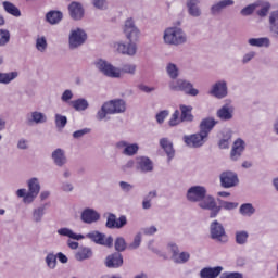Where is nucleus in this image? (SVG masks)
<instances>
[{"label": "nucleus", "mask_w": 278, "mask_h": 278, "mask_svg": "<svg viewBox=\"0 0 278 278\" xmlns=\"http://www.w3.org/2000/svg\"><path fill=\"white\" fill-rule=\"evenodd\" d=\"M220 205L217 207H220V210H227V211H231V210H236V207H238V203L237 202H227V201H219Z\"/></svg>", "instance_id": "55"}, {"label": "nucleus", "mask_w": 278, "mask_h": 278, "mask_svg": "<svg viewBox=\"0 0 278 278\" xmlns=\"http://www.w3.org/2000/svg\"><path fill=\"white\" fill-rule=\"evenodd\" d=\"M45 263L50 270L58 268V256L53 252H49L45 257Z\"/></svg>", "instance_id": "39"}, {"label": "nucleus", "mask_w": 278, "mask_h": 278, "mask_svg": "<svg viewBox=\"0 0 278 278\" xmlns=\"http://www.w3.org/2000/svg\"><path fill=\"white\" fill-rule=\"evenodd\" d=\"M235 241L239 245H244L249 242V232L247 230H239L235 233Z\"/></svg>", "instance_id": "41"}, {"label": "nucleus", "mask_w": 278, "mask_h": 278, "mask_svg": "<svg viewBox=\"0 0 278 278\" xmlns=\"http://www.w3.org/2000/svg\"><path fill=\"white\" fill-rule=\"evenodd\" d=\"M179 110L181 123H192L194 121V115H192V105L180 104Z\"/></svg>", "instance_id": "24"}, {"label": "nucleus", "mask_w": 278, "mask_h": 278, "mask_svg": "<svg viewBox=\"0 0 278 278\" xmlns=\"http://www.w3.org/2000/svg\"><path fill=\"white\" fill-rule=\"evenodd\" d=\"M153 161L149 156H137L136 157V169L139 173H153Z\"/></svg>", "instance_id": "17"}, {"label": "nucleus", "mask_w": 278, "mask_h": 278, "mask_svg": "<svg viewBox=\"0 0 278 278\" xmlns=\"http://www.w3.org/2000/svg\"><path fill=\"white\" fill-rule=\"evenodd\" d=\"M123 34L129 42L125 43L119 41L115 43V48L119 53H122V55H129L130 58H134L138 51V46L135 42H138L140 39V29L136 26L134 18L130 17L125 21Z\"/></svg>", "instance_id": "2"}, {"label": "nucleus", "mask_w": 278, "mask_h": 278, "mask_svg": "<svg viewBox=\"0 0 278 278\" xmlns=\"http://www.w3.org/2000/svg\"><path fill=\"white\" fill-rule=\"evenodd\" d=\"M70 104L76 112H86L90 108V103L85 98H79L71 101Z\"/></svg>", "instance_id": "31"}, {"label": "nucleus", "mask_w": 278, "mask_h": 278, "mask_svg": "<svg viewBox=\"0 0 278 278\" xmlns=\"http://www.w3.org/2000/svg\"><path fill=\"white\" fill-rule=\"evenodd\" d=\"M189 260H190V253L188 252L178 253L173 258V261L176 262V264H186V262H188Z\"/></svg>", "instance_id": "50"}, {"label": "nucleus", "mask_w": 278, "mask_h": 278, "mask_svg": "<svg viewBox=\"0 0 278 278\" xmlns=\"http://www.w3.org/2000/svg\"><path fill=\"white\" fill-rule=\"evenodd\" d=\"M127 225V216L122 215L116 218L114 213H109L105 227L106 229H123Z\"/></svg>", "instance_id": "12"}, {"label": "nucleus", "mask_w": 278, "mask_h": 278, "mask_svg": "<svg viewBox=\"0 0 278 278\" xmlns=\"http://www.w3.org/2000/svg\"><path fill=\"white\" fill-rule=\"evenodd\" d=\"M187 201L190 203H199L201 210H210V218H216L220 214V206L216 203V199L207 195V188L204 186H192L187 190Z\"/></svg>", "instance_id": "1"}, {"label": "nucleus", "mask_w": 278, "mask_h": 278, "mask_svg": "<svg viewBox=\"0 0 278 278\" xmlns=\"http://www.w3.org/2000/svg\"><path fill=\"white\" fill-rule=\"evenodd\" d=\"M210 94H212V97H215L216 99H225V97H227V94H229V88L227 87V80L222 79L216 81L211 90H210Z\"/></svg>", "instance_id": "11"}, {"label": "nucleus", "mask_w": 278, "mask_h": 278, "mask_svg": "<svg viewBox=\"0 0 278 278\" xmlns=\"http://www.w3.org/2000/svg\"><path fill=\"white\" fill-rule=\"evenodd\" d=\"M115 251H117V253H123V251H125L127 249V241H125V238L123 237H117L115 239Z\"/></svg>", "instance_id": "46"}, {"label": "nucleus", "mask_w": 278, "mask_h": 278, "mask_svg": "<svg viewBox=\"0 0 278 278\" xmlns=\"http://www.w3.org/2000/svg\"><path fill=\"white\" fill-rule=\"evenodd\" d=\"M160 146L165 151V153L168 157V162H170V160H173V157H175V149L173 148V142H170L168 140V138H162L160 140Z\"/></svg>", "instance_id": "30"}, {"label": "nucleus", "mask_w": 278, "mask_h": 278, "mask_svg": "<svg viewBox=\"0 0 278 278\" xmlns=\"http://www.w3.org/2000/svg\"><path fill=\"white\" fill-rule=\"evenodd\" d=\"M248 45H250V47L268 48L270 47V39L268 37L250 38Z\"/></svg>", "instance_id": "34"}, {"label": "nucleus", "mask_w": 278, "mask_h": 278, "mask_svg": "<svg viewBox=\"0 0 278 278\" xmlns=\"http://www.w3.org/2000/svg\"><path fill=\"white\" fill-rule=\"evenodd\" d=\"M210 238L211 240H215V242H219V244H227L229 242L225 226L217 219L210 224Z\"/></svg>", "instance_id": "7"}, {"label": "nucleus", "mask_w": 278, "mask_h": 278, "mask_svg": "<svg viewBox=\"0 0 278 278\" xmlns=\"http://www.w3.org/2000/svg\"><path fill=\"white\" fill-rule=\"evenodd\" d=\"M86 238L94 242V244H99L100 247H106L108 249H112L114 245V238L112 236L106 237L105 233L100 232L99 230H93L86 235Z\"/></svg>", "instance_id": "8"}, {"label": "nucleus", "mask_w": 278, "mask_h": 278, "mask_svg": "<svg viewBox=\"0 0 278 278\" xmlns=\"http://www.w3.org/2000/svg\"><path fill=\"white\" fill-rule=\"evenodd\" d=\"M73 99V91L71 89L65 90L61 96L63 103H68Z\"/></svg>", "instance_id": "57"}, {"label": "nucleus", "mask_w": 278, "mask_h": 278, "mask_svg": "<svg viewBox=\"0 0 278 278\" xmlns=\"http://www.w3.org/2000/svg\"><path fill=\"white\" fill-rule=\"evenodd\" d=\"M157 197V191H150L142 201V208L143 210H151V201Z\"/></svg>", "instance_id": "43"}, {"label": "nucleus", "mask_w": 278, "mask_h": 278, "mask_svg": "<svg viewBox=\"0 0 278 278\" xmlns=\"http://www.w3.org/2000/svg\"><path fill=\"white\" fill-rule=\"evenodd\" d=\"M218 125V121H215L214 117L203 118L199 125V129L203 136L207 139L210 134H212V129Z\"/></svg>", "instance_id": "18"}, {"label": "nucleus", "mask_w": 278, "mask_h": 278, "mask_svg": "<svg viewBox=\"0 0 278 278\" xmlns=\"http://www.w3.org/2000/svg\"><path fill=\"white\" fill-rule=\"evenodd\" d=\"M47 207H49V203L41 204L33 210L31 220L35 224L42 223L45 215L47 214Z\"/></svg>", "instance_id": "23"}, {"label": "nucleus", "mask_w": 278, "mask_h": 278, "mask_svg": "<svg viewBox=\"0 0 278 278\" xmlns=\"http://www.w3.org/2000/svg\"><path fill=\"white\" fill-rule=\"evenodd\" d=\"M54 121L58 129H64V127H66V124L68 123V118L59 113L55 114Z\"/></svg>", "instance_id": "47"}, {"label": "nucleus", "mask_w": 278, "mask_h": 278, "mask_svg": "<svg viewBox=\"0 0 278 278\" xmlns=\"http://www.w3.org/2000/svg\"><path fill=\"white\" fill-rule=\"evenodd\" d=\"M80 220L87 225H92V223L101 220V214H99L94 208H85L81 212Z\"/></svg>", "instance_id": "19"}, {"label": "nucleus", "mask_w": 278, "mask_h": 278, "mask_svg": "<svg viewBox=\"0 0 278 278\" xmlns=\"http://www.w3.org/2000/svg\"><path fill=\"white\" fill-rule=\"evenodd\" d=\"M255 55H256L255 51H250L245 53L242 58V64H249V62H251V60H253Z\"/></svg>", "instance_id": "61"}, {"label": "nucleus", "mask_w": 278, "mask_h": 278, "mask_svg": "<svg viewBox=\"0 0 278 278\" xmlns=\"http://www.w3.org/2000/svg\"><path fill=\"white\" fill-rule=\"evenodd\" d=\"M163 42L170 47H180L188 42V35L178 26L167 27L163 33Z\"/></svg>", "instance_id": "5"}, {"label": "nucleus", "mask_w": 278, "mask_h": 278, "mask_svg": "<svg viewBox=\"0 0 278 278\" xmlns=\"http://www.w3.org/2000/svg\"><path fill=\"white\" fill-rule=\"evenodd\" d=\"M106 268H121L123 266V254L119 252H114L106 256L104 261Z\"/></svg>", "instance_id": "21"}, {"label": "nucleus", "mask_w": 278, "mask_h": 278, "mask_svg": "<svg viewBox=\"0 0 278 278\" xmlns=\"http://www.w3.org/2000/svg\"><path fill=\"white\" fill-rule=\"evenodd\" d=\"M68 12L73 21H81V18H84V14H85L84 7L79 2H75V1L72 2L68 5Z\"/></svg>", "instance_id": "22"}, {"label": "nucleus", "mask_w": 278, "mask_h": 278, "mask_svg": "<svg viewBox=\"0 0 278 278\" xmlns=\"http://www.w3.org/2000/svg\"><path fill=\"white\" fill-rule=\"evenodd\" d=\"M216 114L217 118L220 121H231V118H233V106L225 104L219 110H217Z\"/></svg>", "instance_id": "27"}, {"label": "nucleus", "mask_w": 278, "mask_h": 278, "mask_svg": "<svg viewBox=\"0 0 278 278\" xmlns=\"http://www.w3.org/2000/svg\"><path fill=\"white\" fill-rule=\"evenodd\" d=\"M119 188L123 190V192H131L134 190V185L127 182V181H121Z\"/></svg>", "instance_id": "59"}, {"label": "nucleus", "mask_w": 278, "mask_h": 278, "mask_svg": "<svg viewBox=\"0 0 278 278\" xmlns=\"http://www.w3.org/2000/svg\"><path fill=\"white\" fill-rule=\"evenodd\" d=\"M222 188H233L239 184L238 174L233 172H224L219 176Z\"/></svg>", "instance_id": "13"}, {"label": "nucleus", "mask_w": 278, "mask_h": 278, "mask_svg": "<svg viewBox=\"0 0 278 278\" xmlns=\"http://www.w3.org/2000/svg\"><path fill=\"white\" fill-rule=\"evenodd\" d=\"M86 134H90V128H83L80 130L74 131L73 138H76V139L84 138V136H86Z\"/></svg>", "instance_id": "58"}, {"label": "nucleus", "mask_w": 278, "mask_h": 278, "mask_svg": "<svg viewBox=\"0 0 278 278\" xmlns=\"http://www.w3.org/2000/svg\"><path fill=\"white\" fill-rule=\"evenodd\" d=\"M63 17L64 15L60 11H49L46 14V21L50 25H58V23H60V21H62Z\"/></svg>", "instance_id": "37"}, {"label": "nucleus", "mask_w": 278, "mask_h": 278, "mask_svg": "<svg viewBox=\"0 0 278 278\" xmlns=\"http://www.w3.org/2000/svg\"><path fill=\"white\" fill-rule=\"evenodd\" d=\"M167 247L169 251L173 253L172 260H174V257L179 254V247H177V243H173V242L168 243Z\"/></svg>", "instance_id": "63"}, {"label": "nucleus", "mask_w": 278, "mask_h": 278, "mask_svg": "<svg viewBox=\"0 0 278 278\" xmlns=\"http://www.w3.org/2000/svg\"><path fill=\"white\" fill-rule=\"evenodd\" d=\"M223 273V266L204 267L200 271V278H218Z\"/></svg>", "instance_id": "25"}, {"label": "nucleus", "mask_w": 278, "mask_h": 278, "mask_svg": "<svg viewBox=\"0 0 278 278\" xmlns=\"http://www.w3.org/2000/svg\"><path fill=\"white\" fill-rule=\"evenodd\" d=\"M86 40H88V35L86 34V30L81 28L71 30L68 37L70 49H79V47H81V45H84Z\"/></svg>", "instance_id": "9"}, {"label": "nucleus", "mask_w": 278, "mask_h": 278, "mask_svg": "<svg viewBox=\"0 0 278 278\" xmlns=\"http://www.w3.org/2000/svg\"><path fill=\"white\" fill-rule=\"evenodd\" d=\"M181 123V118H179V110L174 111L172 117L168 122L169 127H177Z\"/></svg>", "instance_id": "53"}, {"label": "nucleus", "mask_w": 278, "mask_h": 278, "mask_svg": "<svg viewBox=\"0 0 278 278\" xmlns=\"http://www.w3.org/2000/svg\"><path fill=\"white\" fill-rule=\"evenodd\" d=\"M255 212H256L255 206H253L251 203H243L239 207V214H241V216H244L247 218H251V216H253Z\"/></svg>", "instance_id": "38"}, {"label": "nucleus", "mask_w": 278, "mask_h": 278, "mask_svg": "<svg viewBox=\"0 0 278 278\" xmlns=\"http://www.w3.org/2000/svg\"><path fill=\"white\" fill-rule=\"evenodd\" d=\"M15 194L18 199H23V203L26 205H31V203H34V200H27V189L25 188L18 189Z\"/></svg>", "instance_id": "51"}, {"label": "nucleus", "mask_w": 278, "mask_h": 278, "mask_svg": "<svg viewBox=\"0 0 278 278\" xmlns=\"http://www.w3.org/2000/svg\"><path fill=\"white\" fill-rule=\"evenodd\" d=\"M169 89H172L174 92H184L189 97H197L199 94V89H195L194 85L186 79L169 81Z\"/></svg>", "instance_id": "6"}, {"label": "nucleus", "mask_w": 278, "mask_h": 278, "mask_svg": "<svg viewBox=\"0 0 278 278\" xmlns=\"http://www.w3.org/2000/svg\"><path fill=\"white\" fill-rule=\"evenodd\" d=\"M182 140L185 144L189 147V149H201V147L207 142L205 135H203L201 131L192 135H185Z\"/></svg>", "instance_id": "10"}, {"label": "nucleus", "mask_w": 278, "mask_h": 278, "mask_svg": "<svg viewBox=\"0 0 278 278\" xmlns=\"http://www.w3.org/2000/svg\"><path fill=\"white\" fill-rule=\"evenodd\" d=\"M269 30L273 36H278V10L269 13Z\"/></svg>", "instance_id": "33"}, {"label": "nucleus", "mask_w": 278, "mask_h": 278, "mask_svg": "<svg viewBox=\"0 0 278 278\" xmlns=\"http://www.w3.org/2000/svg\"><path fill=\"white\" fill-rule=\"evenodd\" d=\"M28 192H27V201H36L38 194H40V180L36 177H33L27 180Z\"/></svg>", "instance_id": "14"}, {"label": "nucleus", "mask_w": 278, "mask_h": 278, "mask_svg": "<svg viewBox=\"0 0 278 278\" xmlns=\"http://www.w3.org/2000/svg\"><path fill=\"white\" fill-rule=\"evenodd\" d=\"M47 121V114L40 111H33L26 116L27 125H43Z\"/></svg>", "instance_id": "20"}, {"label": "nucleus", "mask_w": 278, "mask_h": 278, "mask_svg": "<svg viewBox=\"0 0 278 278\" xmlns=\"http://www.w3.org/2000/svg\"><path fill=\"white\" fill-rule=\"evenodd\" d=\"M59 236L71 238L72 240H84V235L75 233L71 228L64 227L56 230Z\"/></svg>", "instance_id": "36"}, {"label": "nucleus", "mask_w": 278, "mask_h": 278, "mask_svg": "<svg viewBox=\"0 0 278 278\" xmlns=\"http://www.w3.org/2000/svg\"><path fill=\"white\" fill-rule=\"evenodd\" d=\"M93 65L100 73H102V75L110 77L111 79H121L123 75L134 76L138 70V66L134 63H124L121 67H116L103 59H97L93 62Z\"/></svg>", "instance_id": "3"}, {"label": "nucleus", "mask_w": 278, "mask_h": 278, "mask_svg": "<svg viewBox=\"0 0 278 278\" xmlns=\"http://www.w3.org/2000/svg\"><path fill=\"white\" fill-rule=\"evenodd\" d=\"M199 3H201V0L187 1L188 13L194 18H199V16H201V8H199Z\"/></svg>", "instance_id": "29"}, {"label": "nucleus", "mask_w": 278, "mask_h": 278, "mask_svg": "<svg viewBox=\"0 0 278 278\" xmlns=\"http://www.w3.org/2000/svg\"><path fill=\"white\" fill-rule=\"evenodd\" d=\"M51 157H52L53 163L55 164V166H59L60 168H62V166H64L67 162L66 154H65L64 150H62L61 148L55 149L52 152Z\"/></svg>", "instance_id": "28"}, {"label": "nucleus", "mask_w": 278, "mask_h": 278, "mask_svg": "<svg viewBox=\"0 0 278 278\" xmlns=\"http://www.w3.org/2000/svg\"><path fill=\"white\" fill-rule=\"evenodd\" d=\"M236 2L233 0H220L211 7V14L216 16V14H220L223 10L226 8H231Z\"/></svg>", "instance_id": "26"}, {"label": "nucleus", "mask_w": 278, "mask_h": 278, "mask_svg": "<svg viewBox=\"0 0 278 278\" xmlns=\"http://www.w3.org/2000/svg\"><path fill=\"white\" fill-rule=\"evenodd\" d=\"M47 38L46 37H38L36 39V49L37 51H39L40 53H45L47 51Z\"/></svg>", "instance_id": "48"}, {"label": "nucleus", "mask_w": 278, "mask_h": 278, "mask_svg": "<svg viewBox=\"0 0 278 278\" xmlns=\"http://www.w3.org/2000/svg\"><path fill=\"white\" fill-rule=\"evenodd\" d=\"M2 8L4 12H7V14H11V16H15L16 18L21 16V9L10 1L2 2Z\"/></svg>", "instance_id": "35"}, {"label": "nucleus", "mask_w": 278, "mask_h": 278, "mask_svg": "<svg viewBox=\"0 0 278 278\" xmlns=\"http://www.w3.org/2000/svg\"><path fill=\"white\" fill-rule=\"evenodd\" d=\"M247 149V142L242 138H238L235 140L231 151H230V160L233 162H238L240 157H242V153Z\"/></svg>", "instance_id": "15"}, {"label": "nucleus", "mask_w": 278, "mask_h": 278, "mask_svg": "<svg viewBox=\"0 0 278 278\" xmlns=\"http://www.w3.org/2000/svg\"><path fill=\"white\" fill-rule=\"evenodd\" d=\"M116 148L123 149V155H127L128 157H134V155H137L138 151H140V146H138V143H129L125 140L118 141Z\"/></svg>", "instance_id": "16"}, {"label": "nucleus", "mask_w": 278, "mask_h": 278, "mask_svg": "<svg viewBox=\"0 0 278 278\" xmlns=\"http://www.w3.org/2000/svg\"><path fill=\"white\" fill-rule=\"evenodd\" d=\"M168 114H169L168 110H163L156 114L155 118H156V122L159 123V125H162V123H164V121H166Z\"/></svg>", "instance_id": "56"}, {"label": "nucleus", "mask_w": 278, "mask_h": 278, "mask_svg": "<svg viewBox=\"0 0 278 278\" xmlns=\"http://www.w3.org/2000/svg\"><path fill=\"white\" fill-rule=\"evenodd\" d=\"M139 90H141V92H146V94H151V92H155V87H149L144 84H141L138 86Z\"/></svg>", "instance_id": "62"}, {"label": "nucleus", "mask_w": 278, "mask_h": 278, "mask_svg": "<svg viewBox=\"0 0 278 278\" xmlns=\"http://www.w3.org/2000/svg\"><path fill=\"white\" fill-rule=\"evenodd\" d=\"M10 42V30L0 29V47H5Z\"/></svg>", "instance_id": "52"}, {"label": "nucleus", "mask_w": 278, "mask_h": 278, "mask_svg": "<svg viewBox=\"0 0 278 278\" xmlns=\"http://www.w3.org/2000/svg\"><path fill=\"white\" fill-rule=\"evenodd\" d=\"M140 244H142V235L137 233L134 238V241L128 245V249L131 251L139 249Z\"/></svg>", "instance_id": "54"}, {"label": "nucleus", "mask_w": 278, "mask_h": 278, "mask_svg": "<svg viewBox=\"0 0 278 278\" xmlns=\"http://www.w3.org/2000/svg\"><path fill=\"white\" fill-rule=\"evenodd\" d=\"M165 71L173 81L179 77V67L175 63H167Z\"/></svg>", "instance_id": "40"}, {"label": "nucleus", "mask_w": 278, "mask_h": 278, "mask_svg": "<svg viewBox=\"0 0 278 278\" xmlns=\"http://www.w3.org/2000/svg\"><path fill=\"white\" fill-rule=\"evenodd\" d=\"M92 255L93 253L91 248L83 247L75 253V260H77V262H84L86 260H90Z\"/></svg>", "instance_id": "32"}, {"label": "nucleus", "mask_w": 278, "mask_h": 278, "mask_svg": "<svg viewBox=\"0 0 278 278\" xmlns=\"http://www.w3.org/2000/svg\"><path fill=\"white\" fill-rule=\"evenodd\" d=\"M127 112V102L124 99H113L102 104L97 112V121H105L108 115L125 114Z\"/></svg>", "instance_id": "4"}, {"label": "nucleus", "mask_w": 278, "mask_h": 278, "mask_svg": "<svg viewBox=\"0 0 278 278\" xmlns=\"http://www.w3.org/2000/svg\"><path fill=\"white\" fill-rule=\"evenodd\" d=\"M55 255H56V260H59V262H60L61 264H68V257L65 256L64 253L58 252Z\"/></svg>", "instance_id": "64"}, {"label": "nucleus", "mask_w": 278, "mask_h": 278, "mask_svg": "<svg viewBox=\"0 0 278 278\" xmlns=\"http://www.w3.org/2000/svg\"><path fill=\"white\" fill-rule=\"evenodd\" d=\"M261 9L256 12L257 16H261V18H264L268 16V12H270V2H260L258 8Z\"/></svg>", "instance_id": "44"}, {"label": "nucleus", "mask_w": 278, "mask_h": 278, "mask_svg": "<svg viewBox=\"0 0 278 278\" xmlns=\"http://www.w3.org/2000/svg\"><path fill=\"white\" fill-rule=\"evenodd\" d=\"M18 77V72L0 73V84H10Z\"/></svg>", "instance_id": "42"}, {"label": "nucleus", "mask_w": 278, "mask_h": 278, "mask_svg": "<svg viewBox=\"0 0 278 278\" xmlns=\"http://www.w3.org/2000/svg\"><path fill=\"white\" fill-rule=\"evenodd\" d=\"M61 190L63 192H73V190H75V186H73V184L70 181H65L62 182Z\"/></svg>", "instance_id": "60"}, {"label": "nucleus", "mask_w": 278, "mask_h": 278, "mask_svg": "<svg viewBox=\"0 0 278 278\" xmlns=\"http://www.w3.org/2000/svg\"><path fill=\"white\" fill-rule=\"evenodd\" d=\"M257 8H260V2L252 3V4L243 8L240 11V14L242 16H251V14H253V12H255V9H257Z\"/></svg>", "instance_id": "49"}, {"label": "nucleus", "mask_w": 278, "mask_h": 278, "mask_svg": "<svg viewBox=\"0 0 278 278\" xmlns=\"http://www.w3.org/2000/svg\"><path fill=\"white\" fill-rule=\"evenodd\" d=\"M91 4L96 10H100L101 12H105L110 8L108 0H91Z\"/></svg>", "instance_id": "45"}]
</instances>
